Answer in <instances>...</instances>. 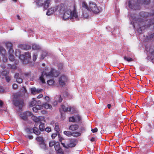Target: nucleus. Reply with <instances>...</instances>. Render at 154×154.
I'll use <instances>...</instances> for the list:
<instances>
[{
    "label": "nucleus",
    "mask_w": 154,
    "mask_h": 154,
    "mask_svg": "<svg viewBox=\"0 0 154 154\" xmlns=\"http://www.w3.org/2000/svg\"><path fill=\"white\" fill-rule=\"evenodd\" d=\"M76 5L74 4L73 5V9L72 11L70 8L64 12L63 13V19L66 20L69 18L72 19L74 18L77 19L78 17L77 13L76 11Z\"/></svg>",
    "instance_id": "obj_1"
},
{
    "label": "nucleus",
    "mask_w": 154,
    "mask_h": 154,
    "mask_svg": "<svg viewBox=\"0 0 154 154\" xmlns=\"http://www.w3.org/2000/svg\"><path fill=\"white\" fill-rule=\"evenodd\" d=\"M33 120L36 123H38L40 124L39 126V130L41 131H45V124L43 122H45V120L44 117L39 116L38 117H37L34 116L33 118Z\"/></svg>",
    "instance_id": "obj_2"
},
{
    "label": "nucleus",
    "mask_w": 154,
    "mask_h": 154,
    "mask_svg": "<svg viewBox=\"0 0 154 154\" xmlns=\"http://www.w3.org/2000/svg\"><path fill=\"white\" fill-rule=\"evenodd\" d=\"M150 0H137L136 4H135L133 3L134 0L129 1L128 2V6L131 9H136L135 7L136 5H138V4H143L144 5H148L149 4Z\"/></svg>",
    "instance_id": "obj_3"
},
{
    "label": "nucleus",
    "mask_w": 154,
    "mask_h": 154,
    "mask_svg": "<svg viewBox=\"0 0 154 154\" xmlns=\"http://www.w3.org/2000/svg\"><path fill=\"white\" fill-rule=\"evenodd\" d=\"M24 100L23 98L20 96H17V98L13 100V104L16 106H18L21 109L23 106Z\"/></svg>",
    "instance_id": "obj_4"
},
{
    "label": "nucleus",
    "mask_w": 154,
    "mask_h": 154,
    "mask_svg": "<svg viewBox=\"0 0 154 154\" xmlns=\"http://www.w3.org/2000/svg\"><path fill=\"white\" fill-rule=\"evenodd\" d=\"M57 11L62 14L70 8L67 4L65 3L60 4L57 6Z\"/></svg>",
    "instance_id": "obj_5"
},
{
    "label": "nucleus",
    "mask_w": 154,
    "mask_h": 154,
    "mask_svg": "<svg viewBox=\"0 0 154 154\" xmlns=\"http://www.w3.org/2000/svg\"><path fill=\"white\" fill-rule=\"evenodd\" d=\"M51 0H36V3L37 5L43 6L44 8H48Z\"/></svg>",
    "instance_id": "obj_6"
},
{
    "label": "nucleus",
    "mask_w": 154,
    "mask_h": 154,
    "mask_svg": "<svg viewBox=\"0 0 154 154\" xmlns=\"http://www.w3.org/2000/svg\"><path fill=\"white\" fill-rule=\"evenodd\" d=\"M88 10L92 11L95 14L98 13L100 12L99 9L96 4L95 3L92 2H89Z\"/></svg>",
    "instance_id": "obj_7"
},
{
    "label": "nucleus",
    "mask_w": 154,
    "mask_h": 154,
    "mask_svg": "<svg viewBox=\"0 0 154 154\" xmlns=\"http://www.w3.org/2000/svg\"><path fill=\"white\" fill-rule=\"evenodd\" d=\"M62 145L63 147L66 149L74 147L76 145L75 140L74 139H69L68 143H62Z\"/></svg>",
    "instance_id": "obj_8"
},
{
    "label": "nucleus",
    "mask_w": 154,
    "mask_h": 154,
    "mask_svg": "<svg viewBox=\"0 0 154 154\" xmlns=\"http://www.w3.org/2000/svg\"><path fill=\"white\" fill-rule=\"evenodd\" d=\"M68 81V78L64 75H62L59 78L58 81L59 85L62 87L65 86Z\"/></svg>",
    "instance_id": "obj_9"
},
{
    "label": "nucleus",
    "mask_w": 154,
    "mask_h": 154,
    "mask_svg": "<svg viewBox=\"0 0 154 154\" xmlns=\"http://www.w3.org/2000/svg\"><path fill=\"white\" fill-rule=\"evenodd\" d=\"M33 115V113L32 112L29 111H26L21 114L20 117L23 120H26L27 119L28 116H32Z\"/></svg>",
    "instance_id": "obj_10"
},
{
    "label": "nucleus",
    "mask_w": 154,
    "mask_h": 154,
    "mask_svg": "<svg viewBox=\"0 0 154 154\" xmlns=\"http://www.w3.org/2000/svg\"><path fill=\"white\" fill-rule=\"evenodd\" d=\"M59 72L54 69L52 68L51 71L48 74L49 77H57L59 75Z\"/></svg>",
    "instance_id": "obj_11"
},
{
    "label": "nucleus",
    "mask_w": 154,
    "mask_h": 154,
    "mask_svg": "<svg viewBox=\"0 0 154 154\" xmlns=\"http://www.w3.org/2000/svg\"><path fill=\"white\" fill-rule=\"evenodd\" d=\"M36 98H33L32 101H31L29 104V106L32 107L34 106H36L37 104L40 105L41 104V101L40 100L36 101Z\"/></svg>",
    "instance_id": "obj_12"
},
{
    "label": "nucleus",
    "mask_w": 154,
    "mask_h": 154,
    "mask_svg": "<svg viewBox=\"0 0 154 154\" xmlns=\"http://www.w3.org/2000/svg\"><path fill=\"white\" fill-rule=\"evenodd\" d=\"M31 46L26 44H20L18 45V48L22 49L25 50H29L31 48Z\"/></svg>",
    "instance_id": "obj_13"
},
{
    "label": "nucleus",
    "mask_w": 154,
    "mask_h": 154,
    "mask_svg": "<svg viewBox=\"0 0 154 154\" xmlns=\"http://www.w3.org/2000/svg\"><path fill=\"white\" fill-rule=\"evenodd\" d=\"M56 11H57V6L48 9V11L46 13V14L48 15H51Z\"/></svg>",
    "instance_id": "obj_14"
},
{
    "label": "nucleus",
    "mask_w": 154,
    "mask_h": 154,
    "mask_svg": "<svg viewBox=\"0 0 154 154\" xmlns=\"http://www.w3.org/2000/svg\"><path fill=\"white\" fill-rule=\"evenodd\" d=\"M30 91L31 93L35 95L37 94H38L42 91V89H37V90L36 88H31Z\"/></svg>",
    "instance_id": "obj_15"
},
{
    "label": "nucleus",
    "mask_w": 154,
    "mask_h": 154,
    "mask_svg": "<svg viewBox=\"0 0 154 154\" xmlns=\"http://www.w3.org/2000/svg\"><path fill=\"white\" fill-rule=\"evenodd\" d=\"M44 75H46L47 77L49 76V75H48V74L46 72H42L41 75V76L40 77L39 79L43 83H45V81L44 78H43V76Z\"/></svg>",
    "instance_id": "obj_16"
},
{
    "label": "nucleus",
    "mask_w": 154,
    "mask_h": 154,
    "mask_svg": "<svg viewBox=\"0 0 154 154\" xmlns=\"http://www.w3.org/2000/svg\"><path fill=\"white\" fill-rule=\"evenodd\" d=\"M79 126L77 124L71 125L69 127V129L71 131H74L77 130L79 128Z\"/></svg>",
    "instance_id": "obj_17"
},
{
    "label": "nucleus",
    "mask_w": 154,
    "mask_h": 154,
    "mask_svg": "<svg viewBox=\"0 0 154 154\" xmlns=\"http://www.w3.org/2000/svg\"><path fill=\"white\" fill-rule=\"evenodd\" d=\"M43 108V106L41 104L36 105L35 107L32 108V109L33 111L35 112H37V110L42 109Z\"/></svg>",
    "instance_id": "obj_18"
},
{
    "label": "nucleus",
    "mask_w": 154,
    "mask_h": 154,
    "mask_svg": "<svg viewBox=\"0 0 154 154\" xmlns=\"http://www.w3.org/2000/svg\"><path fill=\"white\" fill-rule=\"evenodd\" d=\"M39 129L35 127L32 128L33 132L36 135H39L41 133V131Z\"/></svg>",
    "instance_id": "obj_19"
},
{
    "label": "nucleus",
    "mask_w": 154,
    "mask_h": 154,
    "mask_svg": "<svg viewBox=\"0 0 154 154\" xmlns=\"http://www.w3.org/2000/svg\"><path fill=\"white\" fill-rule=\"evenodd\" d=\"M61 108L64 112L69 111L70 112L71 111V108L70 107H66L64 105H62L61 106Z\"/></svg>",
    "instance_id": "obj_20"
},
{
    "label": "nucleus",
    "mask_w": 154,
    "mask_h": 154,
    "mask_svg": "<svg viewBox=\"0 0 154 154\" xmlns=\"http://www.w3.org/2000/svg\"><path fill=\"white\" fill-rule=\"evenodd\" d=\"M5 54L6 50L3 47H0V54L5 56Z\"/></svg>",
    "instance_id": "obj_21"
},
{
    "label": "nucleus",
    "mask_w": 154,
    "mask_h": 154,
    "mask_svg": "<svg viewBox=\"0 0 154 154\" xmlns=\"http://www.w3.org/2000/svg\"><path fill=\"white\" fill-rule=\"evenodd\" d=\"M43 107L44 106L46 109H51L52 108V106L51 105L48 104L47 103L43 104Z\"/></svg>",
    "instance_id": "obj_22"
},
{
    "label": "nucleus",
    "mask_w": 154,
    "mask_h": 154,
    "mask_svg": "<svg viewBox=\"0 0 154 154\" xmlns=\"http://www.w3.org/2000/svg\"><path fill=\"white\" fill-rule=\"evenodd\" d=\"M40 48V46L37 44H33L32 45V49L34 50H38Z\"/></svg>",
    "instance_id": "obj_23"
},
{
    "label": "nucleus",
    "mask_w": 154,
    "mask_h": 154,
    "mask_svg": "<svg viewBox=\"0 0 154 154\" xmlns=\"http://www.w3.org/2000/svg\"><path fill=\"white\" fill-rule=\"evenodd\" d=\"M6 46L8 49L12 48L13 45L11 42H8L5 44Z\"/></svg>",
    "instance_id": "obj_24"
},
{
    "label": "nucleus",
    "mask_w": 154,
    "mask_h": 154,
    "mask_svg": "<svg viewBox=\"0 0 154 154\" xmlns=\"http://www.w3.org/2000/svg\"><path fill=\"white\" fill-rule=\"evenodd\" d=\"M63 133L66 135L70 137L72 136V133L69 131H65L63 132Z\"/></svg>",
    "instance_id": "obj_25"
},
{
    "label": "nucleus",
    "mask_w": 154,
    "mask_h": 154,
    "mask_svg": "<svg viewBox=\"0 0 154 154\" xmlns=\"http://www.w3.org/2000/svg\"><path fill=\"white\" fill-rule=\"evenodd\" d=\"M147 131L149 132H151L152 131V128L151 124L149 123L148 125V127L147 128Z\"/></svg>",
    "instance_id": "obj_26"
},
{
    "label": "nucleus",
    "mask_w": 154,
    "mask_h": 154,
    "mask_svg": "<svg viewBox=\"0 0 154 154\" xmlns=\"http://www.w3.org/2000/svg\"><path fill=\"white\" fill-rule=\"evenodd\" d=\"M21 52L20 50L16 49L15 51V55L16 56L18 57L20 56Z\"/></svg>",
    "instance_id": "obj_27"
},
{
    "label": "nucleus",
    "mask_w": 154,
    "mask_h": 154,
    "mask_svg": "<svg viewBox=\"0 0 154 154\" xmlns=\"http://www.w3.org/2000/svg\"><path fill=\"white\" fill-rule=\"evenodd\" d=\"M82 7L85 8L88 10L89 7L88 6L87 4L85 2H82Z\"/></svg>",
    "instance_id": "obj_28"
},
{
    "label": "nucleus",
    "mask_w": 154,
    "mask_h": 154,
    "mask_svg": "<svg viewBox=\"0 0 154 154\" xmlns=\"http://www.w3.org/2000/svg\"><path fill=\"white\" fill-rule=\"evenodd\" d=\"M81 135V133L79 132H75L72 133V136L77 137Z\"/></svg>",
    "instance_id": "obj_29"
},
{
    "label": "nucleus",
    "mask_w": 154,
    "mask_h": 154,
    "mask_svg": "<svg viewBox=\"0 0 154 154\" xmlns=\"http://www.w3.org/2000/svg\"><path fill=\"white\" fill-rule=\"evenodd\" d=\"M24 55H25L26 58V59H25V60H27V59H28L29 58L31 57L30 54V53L29 52H25L24 53Z\"/></svg>",
    "instance_id": "obj_30"
},
{
    "label": "nucleus",
    "mask_w": 154,
    "mask_h": 154,
    "mask_svg": "<svg viewBox=\"0 0 154 154\" xmlns=\"http://www.w3.org/2000/svg\"><path fill=\"white\" fill-rule=\"evenodd\" d=\"M54 148L56 152L61 149L60 145L59 144L55 145Z\"/></svg>",
    "instance_id": "obj_31"
},
{
    "label": "nucleus",
    "mask_w": 154,
    "mask_h": 154,
    "mask_svg": "<svg viewBox=\"0 0 154 154\" xmlns=\"http://www.w3.org/2000/svg\"><path fill=\"white\" fill-rule=\"evenodd\" d=\"M18 58L22 60H25L26 59L25 55L24 54H22L20 55V56L18 57Z\"/></svg>",
    "instance_id": "obj_32"
},
{
    "label": "nucleus",
    "mask_w": 154,
    "mask_h": 154,
    "mask_svg": "<svg viewBox=\"0 0 154 154\" xmlns=\"http://www.w3.org/2000/svg\"><path fill=\"white\" fill-rule=\"evenodd\" d=\"M124 59L125 60L128 62H131L133 60V59L132 58L128 57L125 56L124 57Z\"/></svg>",
    "instance_id": "obj_33"
},
{
    "label": "nucleus",
    "mask_w": 154,
    "mask_h": 154,
    "mask_svg": "<svg viewBox=\"0 0 154 154\" xmlns=\"http://www.w3.org/2000/svg\"><path fill=\"white\" fill-rule=\"evenodd\" d=\"M26 131L28 134H30L33 132L31 128H27L25 129Z\"/></svg>",
    "instance_id": "obj_34"
},
{
    "label": "nucleus",
    "mask_w": 154,
    "mask_h": 154,
    "mask_svg": "<svg viewBox=\"0 0 154 154\" xmlns=\"http://www.w3.org/2000/svg\"><path fill=\"white\" fill-rule=\"evenodd\" d=\"M9 58L10 61H13L14 60V57L13 54H10L9 56Z\"/></svg>",
    "instance_id": "obj_35"
},
{
    "label": "nucleus",
    "mask_w": 154,
    "mask_h": 154,
    "mask_svg": "<svg viewBox=\"0 0 154 154\" xmlns=\"http://www.w3.org/2000/svg\"><path fill=\"white\" fill-rule=\"evenodd\" d=\"M54 130L57 132H58L60 131V128L59 126L58 125V124H55Z\"/></svg>",
    "instance_id": "obj_36"
},
{
    "label": "nucleus",
    "mask_w": 154,
    "mask_h": 154,
    "mask_svg": "<svg viewBox=\"0 0 154 154\" xmlns=\"http://www.w3.org/2000/svg\"><path fill=\"white\" fill-rule=\"evenodd\" d=\"M8 68L11 69H15L16 68V66L15 65H12L11 64H8Z\"/></svg>",
    "instance_id": "obj_37"
},
{
    "label": "nucleus",
    "mask_w": 154,
    "mask_h": 154,
    "mask_svg": "<svg viewBox=\"0 0 154 154\" xmlns=\"http://www.w3.org/2000/svg\"><path fill=\"white\" fill-rule=\"evenodd\" d=\"M54 81L53 80H49L47 81V83L49 85H51L54 83Z\"/></svg>",
    "instance_id": "obj_38"
},
{
    "label": "nucleus",
    "mask_w": 154,
    "mask_h": 154,
    "mask_svg": "<svg viewBox=\"0 0 154 154\" xmlns=\"http://www.w3.org/2000/svg\"><path fill=\"white\" fill-rule=\"evenodd\" d=\"M8 53L9 55L14 54V51L12 48L9 49Z\"/></svg>",
    "instance_id": "obj_39"
},
{
    "label": "nucleus",
    "mask_w": 154,
    "mask_h": 154,
    "mask_svg": "<svg viewBox=\"0 0 154 154\" xmlns=\"http://www.w3.org/2000/svg\"><path fill=\"white\" fill-rule=\"evenodd\" d=\"M17 82L19 83H21L22 82L23 79L22 78L20 77H19L18 78L16 79Z\"/></svg>",
    "instance_id": "obj_40"
},
{
    "label": "nucleus",
    "mask_w": 154,
    "mask_h": 154,
    "mask_svg": "<svg viewBox=\"0 0 154 154\" xmlns=\"http://www.w3.org/2000/svg\"><path fill=\"white\" fill-rule=\"evenodd\" d=\"M55 143L54 141H51L49 143V146L50 147L55 145Z\"/></svg>",
    "instance_id": "obj_41"
},
{
    "label": "nucleus",
    "mask_w": 154,
    "mask_h": 154,
    "mask_svg": "<svg viewBox=\"0 0 154 154\" xmlns=\"http://www.w3.org/2000/svg\"><path fill=\"white\" fill-rule=\"evenodd\" d=\"M69 121L70 122H75V119L74 116H72L69 118Z\"/></svg>",
    "instance_id": "obj_42"
},
{
    "label": "nucleus",
    "mask_w": 154,
    "mask_h": 154,
    "mask_svg": "<svg viewBox=\"0 0 154 154\" xmlns=\"http://www.w3.org/2000/svg\"><path fill=\"white\" fill-rule=\"evenodd\" d=\"M36 140L38 141H41L42 143L44 142L42 138L41 137H37L36 138Z\"/></svg>",
    "instance_id": "obj_43"
},
{
    "label": "nucleus",
    "mask_w": 154,
    "mask_h": 154,
    "mask_svg": "<svg viewBox=\"0 0 154 154\" xmlns=\"http://www.w3.org/2000/svg\"><path fill=\"white\" fill-rule=\"evenodd\" d=\"M40 147L42 148H45L46 147V145L45 143H44V142L41 143L40 144Z\"/></svg>",
    "instance_id": "obj_44"
},
{
    "label": "nucleus",
    "mask_w": 154,
    "mask_h": 154,
    "mask_svg": "<svg viewBox=\"0 0 154 154\" xmlns=\"http://www.w3.org/2000/svg\"><path fill=\"white\" fill-rule=\"evenodd\" d=\"M83 16L85 18H87L88 17V15L87 13H85V11H84L82 13Z\"/></svg>",
    "instance_id": "obj_45"
},
{
    "label": "nucleus",
    "mask_w": 154,
    "mask_h": 154,
    "mask_svg": "<svg viewBox=\"0 0 154 154\" xmlns=\"http://www.w3.org/2000/svg\"><path fill=\"white\" fill-rule=\"evenodd\" d=\"M8 73V72L5 71H4L2 72V75L6 76L7 75Z\"/></svg>",
    "instance_id": "obj_46"
},
{
    "label": "nucleus",
    "mask_w": 154,
    "mask_h": 154,
    "mask_svg": "<svg viewBox=\"0 0 154 154\" xmlns=\"http://www.w3.org/2000/svg\"><path fill=\"white\" fill-rule=\"evenodd\" d=\"M37 54L36 53H34L33 55V60L35 61L37 59Z\"/></svg>",
    "instance_id": "obj_47"
},
{
    "label": "nucleus",
    "mask_w": 154,
    "mask_h": 154,
    "mask_svg": "<svg viewBox=\"0 0 154 154\" xmlns=\"http://www.w3.org/2000/svg\"><path fill=\"white\" fill-rule=\"evenodd\" d=\"M57 154H64L63 151L61 149L57 151Z\"/></svg>",
    "instance_id": "obj_48"
},
{
    "label": "nucleus",
    "mask_w": 154,
    "mask_h": 154,
    "mask_svg": "<svg viewBox=\"0 0 154 154\" xmlns=\"http://www.w3.org/2000/svg\"><path fill=\"white\" fill-rule=\"evenodd\" d=\"M45 130L47 132L49 133L51 131V129L50 128L48 127L45 129Z\"/></svg>",
    "instance_id": "obj_49"
},
{
    "label": "nucleus",
    "mask_w": 154,
    "mask_h": 154,
    "mask_svg": "<svg viewBox=\"0 0 154 154\" xmlns=\"http://www.w3.org/2000/svg\"><path fill=\"white\" fill-rule=\"evenodd\" d=\"M75 120L79 121L81 120V117L79 116H75Z\"/></svg>",
    "instance_id": "obj_50"
},
{
    "label": "nucleus",
    "mask_w": 154,
    "mask_h": 154,
    "mask_svg": "<svg viewBox=\"0 0 154 154\" xmlns=\"http://www.w3.org/2000/svg\"><path fill=\"white\" fill-rule=\"evenodd\" d=\"M25 137L26 138H28L29 139H32L33 138V137L32 135H27L25 136Z\"/></svg>",
    "instance_id": "obj_51"
},
{
    "label": "nucleus",
    "mask_w": 154,
    "mask_h": 154,
    "mask_svg": "<svg viewBox=\"0 0 154 154\" xmlns=\"http://www.w3.org/2000/svg\"><path fill=\"white\" fill-rule=\"evenodd\" d=\"M17 85L16 84H14L12 85V87L14 89H17Z\"/></svg>",
    "instance_id": "obj_52"
},
{
    "label": "nucleus",
    "mask_w": 154,
    "mask_h": 154,
    "mask_svg": "<svg viewBox=\"0 0 154 154\" xmlns=\"http://www.w3.org/2000/svg\"><path fill=\"white\" fill-rule=\"evenodd\" d=\"M147 38L148 39H151V38H154V33L147 36Z\"/></svg>",
    "instance_id": "obj_53"
},
{
    "label": "nucleus",
    "mask_w": 154,
    "mask_h": 154,
    "mask_svg": "<svg viewBox=\"0 0 154 154\" xmlns=\"http://www.w3.org/2000/svg\"><path fill=\"white\" fill-rule=\"evenodd\" d=\"M98 129L97 128H95L94 129H91V131L93 133L97 132V131Z\"/></svg>",
    "instance_id": "obj_54"
},
{
    "label": "nucleus",
    "mask_w": 154,
    "mask_h": 154,
    "mask_svg": "<svg viewBox=\"0 0 154 154\" xmlns=\"http://www.w3.org/2000/svg\"><path fill=\"white\" fill-rule=\"evenodd\" d=\"M46 53L45 52H43L42 54V57L43 59L45 57L46 55Z\"/></svg>",
    "instance_id": "obj_55"
},
{
    "label": "nucleus",
    "mask_w": 154,
    "mask_h": 154,
    "mask_svg": "<svg viewBox=\"0 0 154 154\" xmlns=\"http://www.w3.org/2000/svg\"><path fill=\"white\" fill-rule=\"evenodd\" d=\"M19 77V74L18 73H16L14 75V78L17 79Z\"/></svg>",
    "instance_id": "obj_56"
},
{
    "label": "nucleus",
    "mask_w": 154,
    "mask_h": 154,
    "mask_svg": "<svg viewBox=\"0 0 154 154\" xmlns=\"http://www.w3.org/2000/svg\"><path fill=\"white\" fill-rule=\"evenodd\" d=\"M5 79L8 82H9L10 80L11 79L10 77L9 76H6L5 77Z\"/></svg>",
    "instance_id": "obj_57"
},
{
    "label": "nucleus",
    "mask_w": 154,
    "mask_h": 154,
    "mask_svg": "<svg viewBox=\"0 0 154 154\" xmlns=\"http://www.w3.org/2000/svg\"><path fill=\"white\" fill-rule=\"evenodd\" d=\"M64 140V139L62 137H59V141L61 142V144H62V143H63L62 142V140Z\"/></svg>",
    "instance_id": "obj_58"
},
{
    "label": "nucleus",
    "mask_w": 154,
    "mask_h": 154,
    "mask_svg": "<svg viewBox=\"0 0 154 154\" xmlns=\"http://www.w3.org/2000/svg\"><path fill=\"white\" fill-rule=\"evenodd\" d=\"M45 100H46L47 102H49V97L48 96H46L45 98Z\"/></svg>",
    "instance_id": "obj_59"
},
{
    "label": "nucleus",
    "mask_w": 154,
    "mask_h": 154,
    "mask_svg": "<svg viewBox=\"0 0 154 154\" xmlns=\"http://www.w3.org/2000/svg\"><path fill=\"white\" fill-rule=\"evenodd\" d=\"M57 136V134H53L51 135V137L53 139H54Z\"/></svg>",
    "instance_id": "obj_60"
},
{
    "label": "nucleus",
    "mask_w": 154,
    "mask_h": 154,
    "mask_svg": "<svg viewBox=\"0 0 154 154\" xmlns=\"http://www.w3.org/2000/svg\"><path fill=\"white\" fill-rule=\"evenodd\" d=\"M43 95L42 94H40L38 95L37 97V98L39 99L42 97Z\"/></svg>",
    "instance_id": "obj_61"
},
{
    "label": "nucleus",
    "mask_w": 154,
    "mask_h": 154,
    "mask_svg": "<svg viewBox=\"0 0 154 154\" xmlns=\"http://www.w3.org/2000/svg\"><path fill=\"white\" fill-rule=\"evenodd\" d=\"M4 104L2 100H0V107H1Z\"/></svg>",
    "instance_id": "obj_62"
},
{
    "label": "nucleus",
    "mask_w": 154,
    "mask_h": 154,
    "mask_svg": "<svg viewBox=\"0 0 154 154\" xmlns=\"http://www.w3.org/2000/svg\"><path fill=\"white\" fill-rule=\"evenodd\" d=\"M63 100V99L61 97V96H60V98H59V100H58V102H59V103H61L62 101Z\"/></svg>",
    "instance_id": "obj_63"
},
{
    "label": "nucleus",
    "mask_w": 154,
    "mask_h": 154,
    "mask_svg": "<svg viewBox=\"0 0 154 154\" xmlns=\"http://www.w3.org/2000/svg\"><path fill=\"white\" fill-rule=\"evenodd\" d=\"M90 140L91 142H93V141H94V140H95V138L93 137H92L91 139Z\"/></svg>",
    "instance_id": "obj_64"
}]
</instances>
